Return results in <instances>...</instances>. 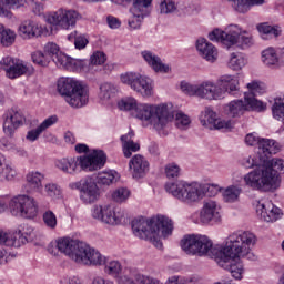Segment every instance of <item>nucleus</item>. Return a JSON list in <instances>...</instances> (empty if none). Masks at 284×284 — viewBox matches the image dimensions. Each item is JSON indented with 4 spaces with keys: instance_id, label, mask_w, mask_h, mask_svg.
<instances>
[{
    "instance_id": "f257e3e1",
    "label": "nucleus",
    "mask_w": 284,
    "mask_h": 284,
    "mask_svg": "<svg viewBox=\"0 0 284 284\" xmlns=\"http://www.w3.org/2000/svg\"><path fill=\"white\" fill-rule=\"evenodd\" d=\"M256 245V235L252 232L239 231L227 236L225 246L214 245L206 235H185L181 240V248L192 256H233L254 261L252 247Z\"/></svg>"
},
{
    "instance_id": "f03ea898",
    "label": "nucleus",
    "mask_w": 284,
    "mask_h": 284,
    "mask_svg": "<svg viewBox=\"0 0 284 284\" xmlns=\"http://www.w3.org/2000/svg\"><path fill=\"white\" fill-rule=\"evenodd\" d=\"M256 245V235L252 232L239 231L227 236L225 246L214 245L206 235H185L181 240V248L192 256H233L254 261L252 247Z\"/></svg>"
},
{
    "instance_id": "7ed1b4c3",
    "label": "nucleus",
    "mask_w": 284,
    "mask_h": 284,
    "mask_svg": "<svg viewBox=\"0 0 284 284\" xmlns=\"http://www.w3.org/2000/svg\"><path fill=\"white\" fill-rule=\"evenodd\" d=\"M278 152H281L278 142L261 139L257 154L263 164L244 175L245 185L252 190H276L281 185V174H284V160L272 159V154H278Z\"/></svg>"
},
{
    "instance_id": "20e7f679",
    "label": "nucleus",
    "mask_w": 284,
    "mask_h": 284,
    "mask_svg": "<svg viewBox=\"0 0 284 284\" xmlns=\"http://www.w3.org/2000/svg\"><path fill=\"white\" fill-rule=\"evenodd\" d=\"M132 230L134 236L150 241L158 250H161L163 242H161L159 234H161L163 239H168L174 230V223L165 215H158L151 220L135 219L132 221Z\"/></svg>"
},
{
    "instance_id": "39448f33",
    "label": "nucleus",
    "mask_w": 284,
    "mask_h": 284,
    "mask_svg": "<svg viewBox=\"0 0 284 284\" xmlns=\"http://www.w3.org/2000/svg\"><path fill=\"white\" fill-rule=\"evenodd\" d=\"M106 156L103 151L93 150L87 155L62 158L55 161V168L64 174H79L80 172H97L105 165Z\"/></svg>"
},
{
    "instance_id": "423d86ee",
    "label": "nucleus",
    "mask_w": 284,
    "mask_h": 284,
    "mask_svg": "<svg viewBox=\"0 0 284 284\" xmlns=\"http://www.w3.org/2000/svg\"><path fill=\"white\" fill-rule=\"evenodd\" d=\"M248 92L244 93L243 100H233L224 106V113L231 119L243 116L245 112L253 110L263 112L267 108L263 101L255 99L258 94H265V84L253 81L247 84Z\"/></svg>"
},
{
    "instance_id": "0eeeda50",
    "label": "nucleus",
    "mask_w": 284,
    "mask_h": 284,
    "mask_svg": "<svg viewBox=\"0 0 284 284\" xmlns=\"http://www.w3.org/2000/svg\"><path fill=\"white\" fill-rule=\"evenodd\" d=\"M58 92L70 108H83L90 101L88 87L74 78H60L58 80Z\"/></svg>"
},
{
    "instance_id": "6e6552de",
    "label": "nucleus",
    "mask_w": 284,
    "mask_h": 284,
    "mask_svg": "<svg viewBox=\"0 0 284 284\" xmlns=\"http://www.w3.org/2000/svg\"><path fill=\"white\" fill-rule=\"evenodd\" d=\"M210 41H220L226 48H232V45H240L242 50L254 45V39L252 34L244 31V34H241V28L236 24H230L225 31L215 29L209 33Z\"/></svg>"
},
{
    "instance_id": "1a4fd4ad",
    "label": "nucleus",
    "mask_w": 284,
    "mask_h": 284,
    "mask_svg": "<svg viewBox=\"0 0 284 284\" xmlns=\"http://www.w3.org/2000/svg\"><path fill=\"white\" fill-rule=\"evenodd\" d=\"M174 116L179 120V113H176V108L172 102L148 104L144 121L159 131L163 130L168 123H172Z\"/></svg>"
},
{
    "instance_id": "9d476101",
    "label": "nucleus",
    "mask_w": 284,
    "mask_h": 284,
    "mask_svg": "<svg viewBox=\"0 0 284 284\" xmlns=\"http://www.w3.org/2000/svg\"><path fill=\"white\" fill-rule=\"evenodd\" d=\"M7 205L12 216H18L20 219H37L39 215V203L34 197L27 194L13 196Z\"/></svg>"
},
{
    "instance_id": "9b49d317",
    "label": "nucleus",
    "mask_w": 284,
    "mask_h": 284,
    "mask_svg": "<svg viewBox=\"0 0 284 284\" xmlns=\"http://www.w3.org/2000/svg\"><path fill=\"white\" fill-rule=\"evenodd\" d=\"M120 79L122 83L130 85L131 90L141 94L143 99L154 97V80L134 72L123 73Z\"/></svg>"
},
{
    "instance_id": "f8f14e48",
    "label": "nucleus",
    "mask_w": 284,
    "mask_h": 284,
    "mask_svg": "<svg viewBox=\"0 0 284 284\" xmlns=\"http://www.w3.org/2000/svg\"><path fill=\"white\" fill-rule=\"evenodd\" d=\"M83 251V242H79L70 237L59 239L55 244L51 243L48 246V252L51 253L52 256H59L60 252L71 258V261H74V263H79V256Z\"/></svg>"
},
{
    "instance_id": "ddd939ff",
    "label": "nucleus",
    "mask_w": 284,
    "mask_h": 284,
    "mask_svg": "<svg viewBox=\"0 0 284 284\" xmlns=\"http://www.w3.org/2000/svg\"><path fill=\"white\" fill-rule=\"evenodd\" d=\"M69 187L71 190H79L80 200L85 205H92V203H97L101 199V189L93 178L87 176L81 179L78 182L69 184Z\"/></svg>"
},
{
    "instance_id": "4468645a",
    "label": "nucleus",
    "mask_w": 284,
    "mask_h": 284,
    "mask_svg": "<svg viewBox=\"0 0 284 284\" xmlns=\"http://www.w3.org/2000/svg\"><path fill=\"white\" fill-rule=\"evenodd\" d=\"M91 216L106 225H120L125 216V211L110 204H97L91 209Z\"/></svg>"
},
{
    "instance_id": "2eb2a0df",
    "label": "nucleus",
    "mask_w": 284,
    "mask_h": 284,
    "mask_svg": "<svg viewBox=\"0 0 284 284\" xmlns=\"http://www.w3.org/2000/svg\"><path fill=\"white\" fill-rule=\"evenodd\" d=\"M78 20L79 13L77 11L63 8L50 12L47 17V22L57 28V30H72Z\"/></svg>"
},
{
    "instance_id": "dca6fc26",
    "label": "nucleus",
    "mask_w": 284,
    "mask_h": 284,
    "mask_svg": "<svg viewBox=\"0 0 284 284\" xmlns=\"http://www.w3.org/2000/svg\"><path fill=\"white\" fill-rule=\"evenodd\" d=\"M179 187V199L183 203H199L207 192V186L199 182L186 183L180 181Z\"/></svg>"
},
{
    "instance_id": "f3484780",
    "label": "nucleus",
    "mask_w": 284,
    "mask_h": 284,
    "mask_svg": "<svg viewBox=\"0 0 284 284\" xmlns=\"http://www.w3.org/2000/svg\"><path fill=\"white\" fill-rule=\"evenodd\" d=\"M179 284V276L172 275L169 276L165 283L161 282V280L156 277H152L149 275L139 274L133 270H130L129 274L121 275L118 277L119 284Z\"/></svg>"
},
{
    "instance_id": "a211bd4d",
    "label": "nucleus",
    "mask_w": 284,
    "mask_h": 284,
    "mask_svg": "<svg viewBox=\"0 0 284 284\" xmlns=\"http://www.w3.org/2000/svg\"><path fill=\"white\" fill-rule=\"evenodd\" d=\"M0 68L6 71L9 79H19L23 74H32L33 72L32 67L27 65L22 60L11 57L3 58L0 61Z\"/></svg>"
},
{
    "instance_id": "6ab92c4d",
    "label": "nucleus",
    "mask_w": 284,
    "mask_h": 284,
    "mask_svg": "<svg viewBox=\"0 0 284 284\" xmlns=\"http://www.w3.org/2000/svg\"><path fill=\"white\" fill-rule=\"evenodd\" d=\"M32 227L27 226V231L22 232L18 230L13 233H7L3 229H0V245H7L8 247H21L26 245L28 241L32 240Z\"/></svg>"
},
{
    "instance_id": "aec40b11",
    "label": "nucleus",
    "mask_w": 284,
    "mask_h": 284,
    "mask_svg": "<svg viewBox=\"0 0 284 284\" xmlns=\"http://www.w3.org/2000/svg\"><path fill=\"white\" fill-rule=\"evenodd\" d=\"M26 123V116L19 111L9 110L2 115V132L9 139L14 138L17 130L23 126Z\"/></svg>"
},
{
    "instance_id": "412c9836",
    "label": "nucleus",
    "mask_w": 284,
    "mask_h": 284,
    "mask_svg": "<svg viewBox=\"0 0 284 284\" xmlns=\"http://www.w3.org/2000/svg\"><path fill=\"white\" fill-rule=\"evenodd\" d=\"M118 108L123 112H130L132 116L140 119V121H145L148 103H139L134 98L128 97L118 102Z\"/></svg>"
},
{
    "instance_id": "4be33fe9",
    "label": "nucleus",
    "mask_w": 284,
    "mask_h": 284,
    "mask_svg": "<svg viewBox=\"0 0 284 284\" xmlns=\"http://www.w3.org/2000/svg\"><path fill=\"white\" fill-rule=\"evenodd\" d=\"M209 258H214L220 267L223 270H227L231 272V276L236 281H241L243 278V264L241 262L234 261V256L229 255H217V256H209Z\"/></svg>"
},
{
    "instance_id": "5701e85b",
    "label": "nucleus",
    "mask_w": 284,
    "mask_h": 284,
    "mask_svg": "<svg viewBox=\"0 0 284 284\" xmlns=\"http://www.w3.org/2000/svg\"><path fill=\"white\" fill-rule=\"evenodd\" d=\"M82 247L84 251L80 252L78 264L79 265H105V256H103L99 251L90 247L88 244L83 243Z\"/></svg>"
},
{
    "instance_id": "b1692460",
    "label": "nucleus",
    "mask_w": 284,
    "mask_h": 284,
    "mask_svg": "<svg viewBox=\"0 0 284 284\" xmlns=\"http://www.w3.org/2000/svg\"><path fill=\"white\" fill-rule=\"evenodd\" d=\"M201 223H220L221 221V206L215 201H206L200 212Z\"/></svg>"
},
{
    "instance_id": "393cba45",
    "label": "nucleus",
    "mask_w": 284,
    "mask_h": 284,
    "mask_svg": "<svg viewBox=\"0 0 284 284\" xmlns=\"http://www.w3.org/2000/svg\"><path fill=\"white\" fill-rule=\"evenodd\" d=\"M197 97L207 101H219L223 99V92L214 82L204 81L197 84Z\"/></svg>"
},
{
    "instance_id": "a878e982",
    "label": "nucleus",
    "mask_w": 284,
    "mask_h": 284,
    "mask_svg": "<svg viewBox=\"0 0 284 284\" xmlns=\"http://www.w3.org/2000/svg\"><path fill=\"white\" fill-rule=\"evenodd\" d=\"M129 169L133 179H143L150 172V162L141 154H135L129 161Z\"/></svg>"
},
{
    "instance_id": "bb28decb",
    "label": "nucleus",
    "mask_w": 284,
    "mask_h": 284,
    "mask_svg": "<svg viewBox=\"0 0 284 284\" xmlns=\"http://www.w3.org/2000/svg\"><path fill=\"white\" fill-rule=\"evenodd\" d=\"M256 212L263 221H266V223H274L281 219V209L276 207L272 201L258 204Z\"/></svg>"
},
{
    "instance_id": "cd10ccee",
    "label": "nucleus",
    "mask_w": 284,
    "mask_h": 284,
    "mask_svg": "<svg viewBox=\"0 0 284 284\" xmlns=\"http://www.w3.org/2000/svg\"><path fill=\"white\" fill-rule=\"evenodd\" d=\"M141 57L158 74H168V72H170V65L163 63L161 58L154 54L152 51H142Z\"/></svg>"
},
{
    "instance_id": "c85d7f7f",
    "label": "nucleus",
    "mask_w": 284,
    "mask_h": 284,
    "mask_svg": "<svg viewBox=\"0 0 284 284\" xmlns=\"http://www.w3.org/2000/svg\"><path fill=\"white\" fill-rule=\"evenodd\" d=\"M217 90H221L222 99L225 97V93L239 97L236 95V92H239V79L234 75L220 77L217 80Z\"/></svg>"
},
{
    "instance_id": "c756f323",
    "label": "nucleus",
    "mask_w": 284,
    "mask_h": 284,
    "mask_svg": "<svg viewBox=\"0 0 284 284\" xmlns=\"http://www.w3.org/2000/svg\"><path fill=\"white\" fill-rule=\"evenodd\" d=\"M196 50L200 52L202 59H205L209 63H214L219 59L216 47L203 38L196 41Z\"/></svg>"
},
{
    "instance_id": "7c9ffc66",
    "label": "nucleus",
    "mask_w": 284,
    "mask_h": 284,
    "mask_svg": "<svg viewBox=\"0 0 284 284\" xmlns=\"http://www.w3.org/2000/svg\"><path fill=\"white\" fill-rule=\"evenodd\" d=\"M18 34L22 39H34V37L43 34V29L34 21L26 20L19 26Z\"/></svg>"
},
{
    "instance_id": "2f4dec72",
    "label": "nucleus",
    "mask_w": 284,
    "mask_h": 284,
    "mask_svg": "<svg viewBox=\"0 0 284 284\" xmlns=\"http://www.w3.org/2000/svg\"><path fill=\"white\" fill-rule=\"evenodd\" d=\"M17 178V169L14 165L6 160V156L0 154V183H8L14 181Z\"/></svg>"
},
{
    "instance_id": "473e14b6",
    "label": "nucleus",
    "mask_w": 284,
    "mask_h": 284,
    "mask_svg": "<svg viewBox=\"0 0 284 284\" xmlns=\"http://www.w3.org/2000/svg\"><path fill=\"white\" fill-rule=\"evenodd\" d=\"M133 139H134V131H130L129 133L120 138L125 159H130V156H132V152H139L141 150V145L134 142Z\"/></svg>"
},
{
    "instance_id": "72a5a7b5",
    "label": "nucleus",
    "mask_w": 284,
    "mask_h": 284,
    "mask_svg": "<svg viewBox=\"0 0 284 284\" xmlns=\"http://www.w3.org/2000/svg\"><path fill=\"white\" fill-rule=\"evenodd\" d=\"M57 121H59V118L57 115H51L47 118L37 129L31 130L27 133V141H31V143H33V141H37V139H39V136H41V134H43V132H45L48 128H52V125H54Z\"/></svg>"
},
{
    "instance_id": "f704fd0d",
    "label": "nucleus",
    "mask_w": 284,
    "mask_h": 284,
    "mask_svg": "<svg viewBox=\"0 0 284 284\" xmlns=\"http://www.w3.org/2000/svg\"><path fill=\"white\" fill-rule=\"evenodd\" d=\"M232 8L235 10V12H239L240 14H245V12H250V8L253 6H263L265 3V0H229Z\"/></svg>"
},
{
    "instance_id": "c9c22d12",
    "label": "nucleus",
    "mask_w": 284,
    "mask_h": 284,
    "mask_svg": "<svg viewBox=\"0 0 284 284\" xmlns=\"http://www.w3.org/2000/svg\"><path fill=\"white\" fill-rule=\"evenodd\" d=\"M118 90L116 87L110 82H104L100 85V102L104 105L110 103L112 99H114V95L116 94Z\"/></svg>"
},
{
    "instance_id": "e433bc0d",
    "label": "nucleus",
    "mask_w": 284,
    "mask_h": 284,
    "mask_svg": "<svg viewBox=\"0 0 284 284\" xmlns=\"http://www.w3.org/2000/svg\"><path fill=\"white\" fill-rule=\"evenodd\" d=\"M219 119V114L212 109V106H206L200 114V123L204 128H209V130H212L213 125L216 123V120Z\"/></svg>"
},
{
    "instance_id": "4c0bfd02",
    "label": "nucleus",
    "mask_w": 284,
    "mask_h": 284,
    "mask_svg": "<svg viewBox=\"0 0 284 284\" xmlns=\"http://www.w3.org/2000/svg\"><path fill=\"white\" fill-rule=\"evenodd\" d=\"M43 179H45V175L39 171H31L27 174V183L36 192H43Z\"/></svg>"
},
{
    "instance_id": "58836bf2",
    "label": "nucleus",
    "mask_w": 284,
    "mask_h": 284,
    "mask_svg": "<svg viewBox=\"0 0 284 284\" xmlns=\"http://www.w3.org/2000/svg\"><path fill=\"white\" fill-rule=\"evenodd\" d=\"M273 119L278 121L281 124V130H284V98H275L272 105Z\"/></svg>"
},
{
    "instance_id": "ea45409f",
    "label": "nucleus",
    "mask_w": 284,
    "mask_h": 284,
    "mask_svg": "<svg viewBox=\"0 0 284 284\" xmlns=\"http://www.w3.org/2000/svg\"><path fill=\"white\" fill-rule=\"evenodd\" d=\"M121 272H123V265L121 262L113 260V261H106L104 263V273L108 274V276H112V278H120Z\"/></svg>"
},
{
    "instance_id": "a19ab883",
    "label": "nucleus",
    "mask_w": 284,
    "mask_h": 284,
    "mask_svg": "<svg viewBox=\"0 0 284 284\" xmlns=\"http://www.w3.org/2000/svg\"><path fill=\"white\" fill-rule=\"evenodd\" d=\"M119 181V173L116 171H103L98 174V184L99 185H112Z\"/></svg>"
},
{
    "instance_id": "79ce46f5",
    "label": "nucleus",
    "mask_w": 284,
    "mask_h": 284,
    "mask_svg": "<svg viewBox=\"0 0 284 284\" xmlns=\"http://www.w3.org/2000/svg\"><path fill=\"white\" fill-rule=\"evenodd\" d=\"M17 41V32L10 28H3L0 33V43L3 48H10Z\"/></svg>"
},
{
    "instance_id": "37998d69",
    "label": "nucleus",
    "mask_w": 284,
    "mask_h": 284,
    "mask_svg": "<svg viewBox=\"0 0 284 284\" xmlns=\"http://www.w3.org/2000/svg\"><path fill=\"white\" fill-rule=\"evenodd\" d=\"M69 70L71 72H91L94 73V69H92V65H90V62L88 60H78L71 58V64Z\"/></svg>"
},
{
    "instance_id": "c03bdc74",
    "label": "nucleus",
    "mask_w": 284,
    "mask_h": 284,
    "mask_svg": "<svg viewBox=\"0 0 284 284\" xmlns=\"http://www.w3.org/2000/svg\"><path fill=\"white\" fill-rule=\"evenodd\" d=\"M246 64H247V59L243 53L231 54V59L229 61V68H231V70H235V71L243 70V68H245Z\"/></svg>"
},
{
    "instance_id": "a18cd8bd",
    "label": "nucleus",
    "mask_w": 284,
    "mask_h": 284,
    "mask_svg": "<svg viewBox=\"0 0 284 284\" xmlns=\"http://www.w3.org/2000/svg\"><path fill=\"white\" fill-rule=\"evenodd\" d=\"M131 194L132 193L128 190V187H119L112 192L111 199L114 201V203H125L128 199H130Z\"/></svg>"
},
{
    "instance_id": "49530a36",
    "label": "nucleus",
    "mask_w": 284,
    "mask_h": 284,
    "mask_svg": "<svg viewBox=\"0 0 284 284\" xmlns=\"http://www.w3.org/2000/svg\"><path fill=\"white\" fill-rule=\"evenodd\" d=\"M262 61L265 65H276L278 63V55L274 48H268L262 52Z\"/></svg>"
},
{
    "instance_id": "de8ad7c7",
    "label": "nucleus",
    "mask_w": 284,
    "mask_h": 284,
    "mask_svg": "<svg viewBox=\"0 0 284 284\" xmlns=\"http://www.w3.org/2000/svg\"><path fill=\"white\" fill-rule=\"evenodd\" d=\"M239 196H241V189L236 186H229L223 192V199L226 203H234L235 201H239Z\"/></svg>"
},
{
    "instance_id": "09e8293b",
    "label": "nucleus",
    "mask_w": 284,
    "mask_h": 284,
    "mask_svg": "<svg viewBox=\"0 0 284 284\" xmlns=\"http://www.w3.org/2000/svg\"><path fill=\"white\" fill-rule=\"evenodd\" d=\"M42 221L45 227H48V230H57L58 220H57V214H54V212L45 211L42 214Z\"/></svg>"
},
{
    "instance_id": "8fccbe9b",
    "label": "nucleus",
    "mask_w": 284,
    "mask_h": 284,
    "mask_svg": "<svg viewBox=\"0 0 284 284\" xmlns=\"http://www.w3.org/2000/svg\"><path fill=\"white\" fill-rule=\"evenodd\" d=\"M55 65L58 68H63L64 70H70V64L72 63V58L68 57L65 53L60 52L53 58Z\"/></svg>"
},
{
    "instance_id": "3c124183",
    "label": "nucleus",
    "mask_w": 284,
    "mask_h": 284,
    "mask_svg": "<svg viewBox=\"0 0 284 284\" xmlns=\"http://www.w3.org/2000/svg\"><path fill=\"white\" fill-rule=\"evenodd\" d=\"M108 58H105V53L101 52V51H97L94 52L91 58H90V62L89 65H91V70H93V72H97V69H94V65H103V63H105Z\"/></svg>"
},
{
    "instance_id": "603ef678",
    "label": "nucleus",
    "mask_w": 284,
    "mask_h": 284,
    "mask_svg": "<svg viewBox=\"0 0 284 284\" xmlns=\"http://www.w3.org/2000/svg\"><path fill=\"white\" fill-rule=\"evenodd\" d=\"M153 0H133L132 12L145 14V10L152 6Z\"/></svg>"
},
{
    "instance_id": "864d4df0",
    "label": "nucleus",
    "mask_w": 284,
    "mask_h": 284,
    "mask_svg": "<svg viewBox=\"0 0 284 284\" xmlns=\"http://www.w3.org/2000/svg\"><path fill=\"white\" fill-rule=\"evenodd\" d=\"M180 89L187 97H197L199 95V84H190L189 82L182 81Z\"/></svg>"
},
{
    "instance_id": "5fc2aeb1",
    "label": "nucleus",
    "mask_w": 284,
    "mask_h": 284,
    "mask_svg": "<svg viewBox=\"0 0 284 284\" xmlns=\"http://www.w3.org/2000/svg\"><path fill=\"white\" fill-rule=\"evenodd\" d=\"M258 32L261 34H270L273 37H281V30H278L276 27H272L267 23H261L257 26Z\"/></svg>"
},
{
    "instance_id": "6e6d98bb",
    "label": "nucleus",
    "mask_w": 284,
    "mask_h": 284,
    "mask_svg": "<svg viewBox=\"0 0 284 284\" xmlns=\"http://www.w3.org/2000/svg\"><path fill=\"white\" fill-rule=\"evenodd\" d=\"M32 61L33 63H37L38 65H41L42 68H45L48 63H50V57L48 54L41 52V51H36L32 54Z\"/></svg>"
},
{
    "instance_id": "4d7b16f0",
    "label": "nucleus",
    "mask_w": 284,
    "mask_h": 284,
    "mask_svg": "<svg viewBox=\"0 0 284 284\" xmlns=\"http://www.w3.org/2000/svg\"><path fill=\"white\" fill-rule=\"evenodd\" d=\"M133 17L129 20V27L132 30H139L141 28V23H143V19H145V13H139L136 11H132Z\"/></svg>"
},
{
    "instance_id": "13d9d810",
    "label": "nucleus",
    "mask_w": 284,
    "mask_h": 284,
    "mask_svg": "<svg viewBox=\"0 0 284 284\" xmlns=\"http://www.w3.org/2000/svg\"><path fill=\"white\" fill-rule=\"evenodd\" d=\"M44 192L47 196H50L51 199H59V196H61V187L54 183L45 184Z\"/></svg>"
},
{
    "instance_id": "bf43d9fd",
    "label": "nucleus",
    "mask_w": 284,
    "mask_h": 284,
    "mask_svg": "<svg viewBox=\"0 0 284 284\" xmlns=\"http://www.w3.org/2000/svg\"><path fill=\"white\" fill-rule=\"evenodd\" d=\"M165 174L169 181H178L179 179V165L176 163H169L165 166Z\"/></svg>"
},
{
    "instance_id": "052dcab7",
    "label": "nucleus",
    "mask_w": 284,
    "mask_h": 284,
    "mask_svg": "<svg viewBox=\"0 0 284 284\" xmlns=\"http://www.w3.org/2000/svg\"><path fill=\"white\" fill-rule=\"evenodd\" d=\"M191 125H192V119H190V115L183 113V111H179V130L180 131L190 130Z\"/></svg>"
},
{
    "instance_id": "680f3d73",
    "label": "nucleus",
    "mask_w": 284,
    "mask_h": 284,
    "mask_svg": "<svg viewBox=\"0 0 284 284\" xmlns=\"http://www.w3.org/2000/svg\"><path fill=\"white\" fill-rule=\"evenodd\" d=\"M176 10V4L172 0H160L161 14H170Z\"/></svg>"
},
{
    "instance_id": "e2e57ef3",
    "label": "nucleus",
    "mask_w": 284,
    "mask_h": 284,
    "mask_svg": "<svg viewBox=\"0 0 284 284\" xmlns=\"http://www.w3.org/2000/svg\"><path fill=\"white\" fill-rule=\"evenodd\" d=\"M44 53L49 57L50 60H54V57H57V54H60L61 51H59V45H57V43L53 42H48L44 45Z\"/></svg>"
},
{
    "instance_id": "0e129e2a",
    "label": "nucleus",
    "mask_w": 284,
    "mask_h": 284,
    "mask_svg": "<svg viewBox=\"0 0 284 284\" xmlns=\"http://www.w3.org/2000/svg\"><path fill=\"white\" fill-rule=\"evenodd\" d=\"M165 191L168 194H171V196H174V199H179V181L178 180H171L165 184Z\"/></svg>"
},
{
    "instance_id": "69168bd1",
    "label": "nucleus",
    "mask_w": 284,
    "mask_h": 284,
    "mask_svg": "<svg viewBox=\"0 0 284 284\" xmlns=\"http://www.w3.org/2000/svg\"><path fill=\"white\" fill-rule=\"evenodd\" d=\"M242 165L246 169L256 168L255 170H258V168L263 165V162H261V158H258V160H255L252 156H247L242 160Z\"/></svg>"
},
{
    "instance_id": "338daca9",
    "label": "nucleus",
    "mask_w": 284,
    "mask_h": 284,
    "mask_svg": "<svg viewBox=\"0 0 284 284\" xmlns=\"http://www.w3.org/2000/svg\"><path fill=\"white\" fill-rule=\"evenodd\" d=\"M230 128H232V121H225L217 118V120L212 126V130H230Z\"/></svg>"
},
{
    "instance_id": "774afa93",
    "label": "nucleus",
    "mask_w": 284,
    "mask_h": 284,
    "mask_svg": "<svg viewBox=\"0 0 284 284\" xmlns=\"http://www.w3.org/2000/svg\"><path fill=\"white\" fill-rule=\"evenodd\" d=\"M0 17L12 19V11H10V7H8L7 0H0Z\"/></svg>"
}]
</instances>
